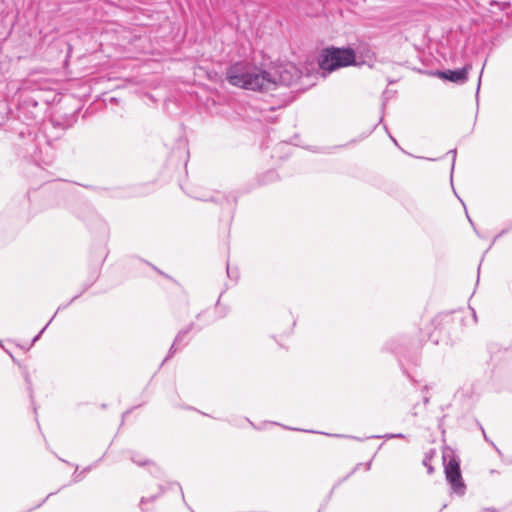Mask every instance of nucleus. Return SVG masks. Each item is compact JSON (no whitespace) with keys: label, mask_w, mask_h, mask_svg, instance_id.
<instances>
[{"label":"nucleus","mask_w":512,"mask_h":512,"mask_svg":"<svg viewBox=\"0 0 512 512\" xmlns=\"http://www.w3.org/2000/svg\"><path fill=\"white\" fill-rule=\"evenodd\" d=\"M231 85L254 91H267L277 86L276 77L257 66L235 63L227 70Z\"/></svg>","instance_id":"f257e3e1"},{"label":"nucleus","mask_w":512,"mask_h":512,"mask_svg":"<svg viewBox=\"0 0 512 512\" xmlns=\"http://www.w3.org/2000/svg\"><path fill=\"white\" fill-rule=\"evenodd\" d=\"M355 61V53L350 48H327L322 51L319 59V67L322 75L326 77L340 67H346Z\"/></svg>","instance_id":"f03ea898"},{"label":"nucleus","mask_w":512,"mask_h":512,"mask_svg":"<svg viewBox=\"0 0 512 512\" xmlns=\"http://www.w3.org/2000/svg\"><path fill=\"white\" fill-rule=\"evenodd\" d=\"M442 457L445 477L452 492L458 496H463L466 492V485L462 478L458 456L452 449L445 448Z\"/></svg>","instance_id":"7ed1b4c3"},{"label":"nucleus","mask_w":512,"mask_h":512,"mask_svg":"<svg viewBox=\"0 0 512 512\" xmlns=\"http://www.w3.org/2000/svg\"><path fill=\"white\" fill-rule=\"evenodd\" d=\"M471 68V64H467L463 68L457 70H437L433 73V75L453 83L463 84L468 80V72L471 70Z\"/></svg>","instance_id":"20e7f679"},{"label":"nucleus","mask_w":512,"mask_h":512,"mask_svg":"<svg viewBox=\"0 0 512 512\" xmlns=\"http://www.w3.org/2000/svg\"><path fill=\"white\" fill-rule=\"evenodd\" d=\"M30 147L27 148V152L29 154L30 159L35 162L37 165H50L53 161V155L50 153L49 145H46L45 155H43V149L38 148L35 143H31Z\"/></svg>","instance_id":"39448f33"},{"label":"nucleus","mask_w":512,"mask_h":512,"mask_svg":"<svg viewBox=\"0 0 512 512\" xmlns=\"http://www.w3.org/2000/svg\"><path fill=\"white\" fill-rule=\"evenodd\" d=\"M299 78L297 69L293 65H288L278 72L276 77L277 85L290 86Z\"/></svg>","instance_id":"423d86ee"},{"label":"nucleus","mask_w":512,"mask_h":512,"mask_svg":"<svg viewBox=\"0 0 512 512\" xmlns=\"http://www.w3.org/2000/svg\"><path fill=\"white\" fill-rule=\"evenodd\" d=\"M192 327H193V324H190L189 326H187L186 328H184L178 332V334L176 335V337L174 339V342L172 343V345L168 351V355L166 356L165 360H168L176 353V351L178 350L177 346L180 345L185 340L186 336L192 330Z\"/></svg>","instance_id":"0eeeda50"},{"label":"nucleus","mask_w":512,"mask_h":512,"mask_svg":"<svg viewBox=\"0 0 512 512\" xmlns=\"http://www.w3.org/2000/svg\"><path fill=\"white\" fill-rule=\"evenodd\" d=\"M186 193L197 200L201 201H212V202H219L222 198H226L224 195H220L217 193V195H208V193L204 191H198V190H190L186 191Z\"/></svg>","instance_id":"6e6552de"},{"label":"nucleus","mask_w":512,"mask_h":512,"mask_svg":"<svg viewBox=\"0 0 512 512\" xmlns=\"http://www.w3.org/2000/svg\"><path fill=\"white\" fill-rule=\"evenodd\" d=\"M435 455H436L435 449H430L429 451H427L425 453L423 461H422V464L427 468V473L430 475L433 474V472H434V467L430 464V462L435 457Z\"/></svg>","instance_id":"1a4fd4ad"},{"label":"nucleus","mask_w":512,"mask_h":512,"mask_svg":"<svg viewBox=\"0 0 512 512\" xmlns=\"http://www.w3.org/2000/svg\"><path fill=\"white\" fill-rule=\"evenodd\" d=\"M157 495H153L149 498H145V497H142L141 500H140V507H141V510L143 512H146V509L144 508V505L147 503V502H153L157 499Z\"/></svg>","instance_id":"9d476101"},{"label":"nucleus","mask_w":512,"mask_h":512,"mask_svg":"<svg viewBox=\"0 0 512 512\" xmlns=\"http://www.w3.org/2000/svg\"><path fill=\"white\" fill-rule=\"evenodd\" d=\"M131 460L136 463L137 465L139 466H143V465H146L148 463L147 460H143L142 458H140L137 454H133L131 456Z\"/></svg>","instance_id":"9b49d317"},{"label":"nucleus","mask_w":512,"mask_h":512,"mask_svg":"<svg viewBox=\"0 0 512 512\" xmlns=\"http://www.w3.org/2000/svg\"><path fill=\"white\" fill-rule=\"evenodd\" d=\"M25 381L28 385V390L30 392V398L32 399L33 398L32 383H31V379H30V376L28 373L25 374Z\"/></svg>","instance_id":"f8f14e48"},{"label":"nucleus","mask_w":512,"mask_h":512,"mask_svg":"<svg viewBox=\"0 0 512 512\" xmlns=\"http://www.w3.org/2000/svg\"><path fill=\"white\" fill-rule=\"evenodd\" d=\"M54 317H55V315L51 318V320L48 322V324L40 331V333L37 336H35V338L33 339V343L36 342L40 338L41 334L44 332V330L47 328V326L51 323V321L53 320Z\"/></svg>","instance_id":"ddd939ff"},{"label":"nucleus","mask_w":512,"mask_h":512,"mask_svg":"<svg viewBox=\"0 0 512 512\" xmlns=\"http://www.w3.org/2000/svg\"><path fill=\"white\" fill-rule=\"evenodd\" d=\"M385 438L387 439H392V438H404L405 436L403 434H387L384 436Z\"/></svg>","instance_id":"4468645a"},{"label":"nucleus","mask_w":512,"mask_h":512,"mask_svg":"<svg viewBox=\"0 0 512 512\" xmlns=\"http://www.w3.org/2000/svg\"><path fill=\"white\" fill-rule=\"evenodd\" d=\"M449 153L453 157V159H452V170H453L454 169V165H455L457 151H456V149H453V150H450Z\"/></svg>","instance_id":"2eb2a0df"},{"label":"nucleus","mask_w":512,"mask_h":512,"mask_svg":"<svg viewBox=\"0 0 512 512\" xmlns=\"http://www.w3.org/2000/svg\"><path fill=\"white\" fill-rule=\"evenodd\" d=\"M423 402L425 405L429 403V396L427 394L423 396Z\"/></svg>","instance_id":"dca6fc26"},{"label":"nucleus","mask_w":512,"mask_h":512,"mask_svg":"<svg viewBox=\"0 0 512 512\" xmlns=\"http://www.w3.org/2000/svg\"><path fill=\"white\" fill-rule=\"evenodd\" d=\"M480 85H481V76L479 77V80H478L476 95H478V93H479Z\"/></svg>","instance_id":"f3484780"},{"label":"nucleus","mask_w":512,"mask_h":512,"mask_svg":"<svg viewBox=\"0 0 512 512\" xmlns=\"http://www.w3.org/2000/svg\"><path fill=\"white\" fill-rule=\"evenodd\" d=\"M227 274H228V277H230V278H232V277L237 278V275L232 276L229 266H227Z\"/></svg>","instance_id":"a211bd4d"},{"label":"nucleus","mask_w":512,"mask_h":512,"mask_svg":"<svg viewBox=\"0 0 512 512\" xmlns=\"http://www.w3.org/2000/svg\"><path fill=\"white\" fill-rule=\"evenodd\" d=\"M371 468V461L365 464V469L368 471Z\"/></svg>","instance_id":"6ab92c4d"},{"label":"nucleus","mask_w":512,"mask_h":512,"mask_svg":"<svg viewBox=\"0 0 512 512\" xmlns=\"http://www.w3.org/2000/svg\"><path fill=\"white\" fill-rule=\"evenodd\" d=\"M361 465V463L357 464L355 468L352 470L351 474H353Z\"/></svg>","instance_id":"aec40b11"},{"label":"nucleus","mask_w":512,"mask_h":512,"mask_svg":"<svg viewBox=\"0 0 512 512\" xmlns=\"http://www.w3.org/2000/svg\"><path fill=\"white\" fill-rule=\"evenodd\" d=\"M482 433H483L484 439H485L486 441H488V436L486 435V433H485V431H484V429H483V428H482Z\"/></svg>","instance_id":"412c9836"},{"label":"nucleus","mask_w":512,"mask_h":512,"mask_svg":"<svg viewBox=\"0 0 512 512\" xmlns=\"http://www.w3.org/2000/svg\"><path fill=\"white\" fill-rule=\"evenodd\" d=\"M482 433H483L484 439H485L486 441H488V436L486 435V433H485V431H484V429H483V428H482Z\"/></svg>","instance_id":"4be33fe9"},{"label":"nucleus","mask_w":512,"mask_h":512,"mask_svg":"<svg viewBox=\"0 0 512 512\" xmlns=\"http://www.w3.org/2000/svg\"><path fill=\"white\" fill-rule=\"evenodd\" d=\"M177 487H179L180 492H183L182 487H180V484H177Z\"/></svg>","instance_id":"5701e85b"},{"label":"nucleus","mask_w":512,"mask_h":512,"mask_svg":"<svg viewBox=\"0 0 512 512\" xmlns=\"http://www.w3.org/2000/svg\"><path fill=\"white\" fill-rule=\"evenodd\" d=\"M177 487H179L180 492H183L182 487H180V484H177Z\"/></svg>","instance_id":"b1692460"},{"label":"nucleus","mask_w":512,"mask_h":512,"mask_svg":"<svg viewBox=\"0 0 512 512\" xmlns=\"http://www.w3.org/2000/svg\"><path fill=\"white\" fill-rule=\"evenodd\" d=\"M177 487H179L180 492H183L182 487H180V484H177Z\"/></svg>","instance_id":"393cba45"},{"label":"nucleus","mask_w":512,"mask_h":512,"mask_svg":"<svg viewBox=\"0 0 512 512\" xmlns=\"http://www.w3.org/2000/svg\"><path fill=\"white\" fill-rule=\"evenodd\" d=\"M335 437H344L343 435L335 434Z\"/></svg>","instance_id":"a878e982"}]
</instances>
